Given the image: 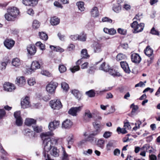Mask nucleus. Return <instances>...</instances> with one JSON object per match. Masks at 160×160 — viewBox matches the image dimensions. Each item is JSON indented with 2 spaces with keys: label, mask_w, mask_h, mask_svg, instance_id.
Listing matches in <instances>:
<instances>
[{
  "label": "nucleus",
  "mask_w": 160,
  "mask_h": 160,
  "mask_svg": "<svg viewBox=\"0 0 160 160\" xmlns=\"http://www.w3.org/2000/svg\"><path fill=\"white\" fill-rule=\"evenodd\" d=\"M51 132H43L41 134V137L43 141L44 146V151L48 152L52 148L53 142L56 143L57 140L53 138H51L50 137L53 135Z\"/></svg>",
  "instance_id": "f257e3e1"
},
{
  "label": "nucleus",
  "mask_w": 160,
  "mask_h": 160,
  "mask_svg": "<svg viewBox=\"0 0 160 160\" xmlns=\"http://www.w3.org/2000/svg\"><path fill=\"white\" fill-rule=\"evenodd\" d=\"M19 13V10L17 8L15 7L10 8L7 9V13L5 14V18L8 21H13Z\"/></svg>",
  "instance_id": "f03ea898"
},
{
  "label": "nucleus",
  "mask_w": 160,
  "mask_h": 160,
  "mask_svg": "<svg viewBox=\"0 0 160 160\" xmlns=\"http://www.w3.org/2000/svg\"><path fill=\"white\" fill-rule=\"evenodd\" d=\"M131 26L133 28L134 31L133 32L137 33L142 31L144 27V24L143 23L138 24V22L134 21L131 24Z\"/></svg>",
  "instance_id": "7ed1b4c3"
},
{
  "label": "nucleus",
  "mask_w": 160,
  "mask_h": 160,
  "mask_svg": "<svg viewBox=\"0 0 160 160\" xmlns=\"http://www.w3.org/2000/svg\"><path fill=\"white\" fill-rule=\"evenodd\" d=\"M58 85V84L57 82L52 81L46 87L47 92L50 94L54 93Z\"/></svg>",
  "instance_id": "20e7f679"
},
{
  "label": "nucleus",
  "mask_w": 160,
  "mask_h": 160,
  "mask_svg": "<svg viewBox=\"0 0 160 160\" xmlns=\"http://www.w3.org/2000/svg\"><path fill=\"white\" fill-rule=\"evenodd\" d=\"M50 104L51 108L55 109H59L62 107L61 103L59 99L51 101Z\"/></svg>",
  "instance_id": "39448f33"
},
{
  "label": "nucleus",
  "mask_w": 160,
  "mask_h": 160,
  "mask_svg": "<svg viewBox=\"0 0 160 160\" xmlns=\"http://www.w3.org/2000/svg\"><path fill=\"white\" fill-rule=\"evenodd\" d=\"M60 124L59 121L54 120L50 122L48 125V128L51 131H53L58 128Z\"/></svg>",
  "instance_id": "423d86ee"
},
{
  "label": "nucleus",
  "mask_w": 160,
  "mask_h": 160,
  "mask_svg": "<svg viewBox=\"0 0 160 160\" xmlns=\"http://www.w3.org/2000/svg\"><path fill=\"white\" fill-rule=\"evenodd\" d=\"M131 58L132 62L135 63H139L141 60V58L139 55L136 53L132 54Z\"/></svg>",
  "instance_id": "0eeeda50"
},
{
  "label": "nucleus",
  "mask_w": 160,
  "mask_h": 160,
  "mask_svg": "<svg viewBox=\"0 0 160 160\" xmlns=\"http://www.w3.org/2000/svg\"><path fill=\"white\" fill-rule=\"evenodd\" d=\"M4 44L8 49H10L14 46L15 42L11 39H7L4 41Z\"/></svg>",
  "instance_id": "6e6552de"
},
{
  "label": "nucleus",
  "mask_w": 160,
  "mask_h": 160,
  "mask_svg": "<svg viewBox=\"0 0 160 160\" xmlns=\"http://www.w3.org/2000/svg\"><path fill=\"white\" fill-rule=\"evenodd\" d=\"M81 108V107L72 108L68 111V113L73 116H76L77 113L80 111Z\"/></svg>",
  "instance_id": "1a4fd4ad"
},
{
  "label": "nucleus",
  "mask_w": 160,
  "mask_h": 160,
  "mask_svg": "<svg viewBox=\"0 0 160 160\" xmlns=\"http://www.w3.org/2000/svg\"><path fill=\"white\" fill-rule=\"evenodd\" d=\"M29 98L26 97L21 101V106L23 108H28L30 106Z\"/></svg>",
  "instance_id": "9d476101"
},
{
  "label": "nucleus",
  "mask_w": 160,
  "mask_h": 160,
  "mask_svg": "<svg viewBox=\"0 0 160 160\" xmlns=\"http://www.w3.org/2000/svg\"><path fill=\"white\" fill-rule=\"evenodd\" d=\"M3 88L5 90L9 92H12L15 89L14 85L9 82L4 83Z\"/></svg>",
  "instance_id": "9b49d317"
},
{
  "label": "nucleus",
  "mask_w": 160,
  "mask_h": 160,
  "mask_svg": "<svg viewBox=\"0 0 160 160\" xmlns=\"http://www.w3.org/2000/svg\"><path fill=\"white\" fill-rule=\"evenodd\" d=\"M43 64L41 60L40 61H33L31 66V69L34 70L39 68Z\"/></svg>",
  "instance_id": "f8f14e48"
},
{
  "label": "nucleus",
  "mask_w": 160,
  "mask_h": 160,
  "mask_svg": "<svg viewBox=\"0 0 160 160\" xmlns=\"http://www.w3.org/2000/svg\"><path fill=\"white\" fill-rule=\"evenodd\" d=\"M93 117V114H92L89 110H86L83 117V119L85 122L89 121L91 118Z\"/></svg>",
  "instance_id": "ddd939ff"
},
{
  "label": "nucleus",
  "mask_w": 160,
  "mask_h": 160,
  "mask_svg": "<svg viewBox=\"0 0 160 160\" xmlns=\"http://www.w3.org/2000/svg\"><path fill=\"white\" fill-rule=\"evenodd\" d=\"M93 125L94 128L96 129V130L93 132L95 133L97 132V134H98L101 131L100 128L101 125L100 122L99 121H95L93 123Z\"/></svg>",
  "instance_id": "4468645a"
},
{
  "label": "nucleus",
  "mask_w": 160,
  "mask_h": 160,
  "mask_svg": "<svg viewBox=\"0 0 160 160\" xmlns=\"http://www.w3.org/2000/svg\"><path fill=\"white\" fill-rule=\"evenodd\" d=\"M101 44L95 42L94 43L93 45V48L94 52L95 53H99L102 51Z\"/></svg>",
  "instance_id": "2eb2a0df"
},
{
  "label": "nucleus",
  "mask_w": 160,
  "mask_h": 160,
  "mask_svg": "<svg viewBox=\"0 0 160 160\" xmlns=\"http://www.w3.org/2000/svg\"><path fill=\"white\" fill-rule=\"evenodd\" d=\"M26 83V81L23 77L17 78L16 83L18 86L21 87L24 85Z\"/></svg>",
  "instance_id": "dca6fc26"
},
{
  "label": "nucleus",
  "mask_w": 160,
  "mask_h": 160,
  "mask_svg": "<svg viewBox=\"0 0 160 160\" xmlns=\"http://www.w3.org/2000/svg\"><path fill=\"white\" fill-rule=\"evenodd\" d=\"M27 51L30 55H34L36 52V48L34 45H30L27 48Z\"/></svg>",
  "instance_id": "f3484780"
},
{
  "label": "nucleus",
  "mask_w": 160,
  "mask_h": 160,
  "mask_svg": "<svg viewBox=\"0 0 160 160\" xmlns=\"http://www.w3.org/2000/svg\"><path fill=\"white\" fill-rule=\"evenodd\" d=\"M121 67L125 72L129 73L131 71L129 69L128 64L126 62H120Z\"/></svg>",
  "instance_id": "a211bd4d"
},
{
  "label": "nucleus",
  "mask_w": 160,
  "mask_h": 160,
  "mask_svg": "<svg viewBox=\"0 0 160 160\" xmlns=\"http://www.w3.org/2000/svg\"><path fill=\"white\" fill-rule=\"evenodd\" d=\"M110 67V66L108 64H106L105 62H104L100 65L99 69L105 72H107L109 70Z\"/></svg>",
  "instance_id": "6ab92c4d"
},
{
  "label": "nucleus",
  "mask_w": 160,
  "mask_h": 160,
  "mask_svg": "<svg viewBox=\"0 0 160 160\" xmlns=\"http://www.w3.org/2000/svg\"><path fill=\"white\" fill-rule=\"evenodd\" d=\"M72 125V122L69 119H66L62 124V127L65 128H69Z\"/></svg>",
  "instance_id": "aec40b11"
},
{
  "label": "nucleus",
  "mask_w": 160,
  "mask_h": 160,
  "mask_svg": "<svg viewBox=\"0 0 160 160\" xmlns=\"http://www.w3.org/2000/svg\"><path fill=\"white\" fill-rule=\"evenodd\" d=\"M97 133H95L93 132L92 133L90 134L86 139L87 142H89L91 143L93 142L94 141V137L97 135Z\"/></svg>",
  "instance_id": "412c9836"
},
{
  "label": "nucleus",
  "mask_w": 160,
  "mask_h": 160,
  "mask_svg": "<svg viewBox=\"0 0 160 160\" xmlns=\"http://www.w3.org/2000/svg\"><path fill=\"white\" fill-rule=\"evenodd\" d=\"M12 63L13 66L18 67L21 64V62L18 58H16L12 60Z\"/></svg>",
  "instance_id": "4be33fe9"
},
{
  "label": "nucleus",
  "mask_w": 160,
  "mask_h": 160,
  "mask_svg": "<svg viewBox=\"0 0 160 160\" xmlns=\"http://www.w3.org/2000/svg\"><path fill=\"white\" fill-rule=\"evenodd\" d=\"M91 16L94 17H96L99 15V11L98 8L95 7L92 8L91 11Z\"/></svg>",
  "instance_id": "5701e85b"
},
{
  "label": "nucleus",
  "mask_w": 160,
  "mask_h": 160,
  "mask_svg": "<svg viewBox=\"0 0 160 160\" xmlns=\"http://www.w3.org/2000/svg\"><path fill=\"white\" fill-rule=\"evenodd\" d=\"M97 146L101 149H103L105 144L104 140L102 138L99 139L96 142Z\"/></svg>",
  "instance_id": "b1692460"
},
{
  "label": "nucleus",
  "mask_w": 160,
  "mask_h": 160,
  "mask_svg": "<svg viewBox=\"0 0 160 160\" xmlns=\"http://www.w3.org/2000/svg\"><path fill=\"white\" fill-rule=\"evenodd\" d=\"M59 150L54 147H52V148L50 151L51 155L54 157H58L59 156Z\"/></svg>",
  "instance_id": "393cba45"
},
{
  "label": "nucleus",
  "mask_w": 160,
  "mask_h": 160,
  "mask_svg": "<svg viewBox=\"0 0 160 160\" xmlns=\"http://www.w3.org/2000/svg\"><path fill=\"white\" fill-rule=\"evenodd\" d=\"M144 52L147 56L150 57L152 55L153 51L150 48L149 46H148L144 50Z\"/></svg>",
  "instance_id": "a878e982"
},
{
  "label": "nucleus",
  "mask_w": 160,
  "mask_h": 160,
  "mask_svg": "<svg viewBox=\"0 0 160 160\" xmlns=\"http://www.w3.org/2000/svg\"><path fill=\"white\" fill-rule=\"evenodd\" d=\"M36 120L32 118H27L25 122V124L28 126H30L32 124H35Z\"/></svg>",
  "instance_id": "bb28decb"
},
{
  "label": "nucleus",
  "mask_w": 160,
  "mask_h": 160,
  "mask_svg": "<svg viewBox=\"0 0 160 160\" xmlns=\"http://www.w3.org/2000/svg\"><path fill=\"white\" fill-rule=\"evenodd\" d=\"M81 57L82 59L83 58L87 59L89 57V55L88 54L87 50L86 49H83L81 51Z\"/></svg>",
  "instance_id": "cd10ccee"
},
{
  "label": "nucleus",
  "mask_w": 160,
  "mask_h": 160,
  "mask_svg": "<svg viewBox=\"0 0 160 160\" xmlns=\"http://www.w3.org/2000/svg\"><path fill=\"white\" fill-rule=\"evenodd\" d=\"M108 72H109L110 74L113 77L120 76V73L119 72H117L112 68H111L110 67V69H109V70Z\"/></svg>",
  "instance_id": "c85d7f7f"
},
{
  "label": "nucleus",
  "mask_w": 160,
  "mask_h": 160,
  "mask_svg": "<svg viewBox=\"0 0 160 160\" xmlns=\"http://www.w3.org/2000/svg\"><path fill=\"white\" fill-rule=\"evenodd\" d=\"M24 132L25 135L30 137H34L35 134L33 131L28 128L25 129Z\"/></svg>",
  "instance_id": "c756f323"
},
{
  "label": "nucleus",
  "mask_w": 160,
  "mask_h": 160,
  "mask_svg": "<svg viewBox=\"0 0 160 160\" xmlns=\"http://www.w3.org/2000/svg\"><path fill=\"white\" fill-rule=\"evenodd\" d=\"M50 22L52 25H56L59 23V19L56 17H54L51 19Z\"/></svg>",
  "instance_id": "7c9ffc66"
},
{
  "label": "nucleus",
  "mask_w": 160,
  "mask_h": 160,
  "mask_svg": "<svg viewBox=\"0 0 160 160\" xmlns=\"http://www.w3.org/2000/svg\"><path fill=\"white\" fill-rule=\"evenodd\" d=\"M72 93L78 100L80 99L81 97V95L79 91L77 90H73L72 91Z\"/></svg>",
  "instance_id": "2f4dec72"
},
{
  "label": "nucleus",
  "mask_w": 160,
  "mask_h": 160,
  "mask_svg": "<svg viewBox=\"0 0 160 160\" xmlns=\"http://www.w3.org/2000/svg\"><path fill=\"white\" fill-rule=\"evenodd\" d=\"M76 5L80 11L82 12L84 11L85 8L84 7V3L83 2H78L77 3Z\"/></svg>",
  "instance_id": "473e14b6"
},
{
  "label": "nucleus",
  "mask_w": 160,
  "mask_h": 160,
  "mask_svg": "<svg viewBox=\"0 0 160 160\" xmlns=\"http://www.w3.org/2000/svg\"><path fill=\"white\" fill-rule=\"evenodd\" d=\"M68 144L72 145L74 141V136L72 134H70L67 139Z\"/></svg>",
  "instance_id": "72a5a7b5"
},
{
  "label": "nucleus",
  "mask_w": 160,
  "mask_h": 160,
  "mask_svg": "<svg viewBox=\"0 0 160 160\" xmlns=\"http://www.w3.org/2000/svg\"><path fill=\"white\" fill-rule=\"evenodd\" d=\"M131 108H132L131 111L132 115H134L136 113L138 109V107L137 105H135L134 103L132 104L131 105Z\"/></svg>",
  "instance_id": "f704fd0d"
},
{
  "label": "nucleus",
  "mask_w": 160,
  "mask_h": 160,
  "mask_svg": "<svg viewBox=\"0 0 160 160\" xmlns=\"http://www.w3.org/2000/svg\"><path fill=\"white\" fill-rule=\"evenodd\" d=\"M39 35L40 38L44 41H46L48 39L47 34L44 32H39Z\"/></svg>",
  "instance_id": "c9c22d12"
},
{
  "label": "nucleus",
  "mask_w": 160,
  "mask_h": 160,
  "mask_svg": "<svg viewBox=\"0 0 160 160\" xmlns=\"http://www.w3.org/2000/svg\"><path fill=\"white\" fill-rule=\"evenodd\" d=\"M114 147V143L112 141H109L106 145V149L107 151H110Z\"/></svg>",
  "instance_id": "e433bc0d"
},
{
  "label": "nucleus",
  "mask_w": 160,
  "mask_h": 160,
  "mask_svg": "<svg viewBox=\"0 0 160 160\" xmlns=\"http://www.w3.org/2000/svg\"><path fill=\"white\" fill-rule=\"evenodd\" d=\"M127 58V56L125 54L122 53L118 54L117 56V61H120L125 60Z\"/></svg>",
  "instance_id": "4c0bfd02"
},
{
  "label": "nucleus",
  "mask_w": 160,
  "mask_h": 160,
  "mask_svg": "<svg viewBox=\"0 0 160 160\" xmlns=\"http://www.w3.org/2000/svg\"><path fill=\"white\" fill-rule=\"evenodd\" d=\"M62 160H69V155L66 153L65 149L62 148Z\"/></svg>",
  "instance_id": "58836bf2"
},
{
  "label": "nucleus",
  "mask_w": 160,
  "mask_h": 160,
  "mask_svg": "<svg viewBox=\"0 0 160 160\" xmlns=\"http://www.w3.org/2000/svg\"><path fill=\"white\" fill-rule=\"evenodd\" d=\"M62 88L65 91H67L69 89L68 85L65 82H62L61 83Z\"/></svg>",
  "instance_id": "ea45409f"
},
{
  "label": "nucleus",
  "mask_w": 160,
  "mask_h": 160,
  "mask_svg": "<svg viewBox=\"0 0 160 160\" xmlns=\"http://www.w3.org/2000/svg\"><path fill=\"white\" fill-rule=\"evenodd\" d=\"M87 38L86 34L83 33L79 35L78 40L82 41H85Z\"/></svg>",
  "instance_id": "a19ab883"
},
{
  "label": "nucleus",
  "mask_w": 160,
  "mask_h": 160,
  "mask_svg": "<svg viewBox=\"0 0 160 160\" xmlns=\"http://www.w3.org/2000/svg\"><path fill=\"white\" fill-rule=\"evenodd\" d=\"M86 94L89 97H93L95 96V93L93 90H91L86 92Z\"/></svg>",
  "instance_id": "79ce46f5"
},
{
  "label": "nucleus",
  "mask_w": 160,
  "mask_h": 160,
  "mask_svg": "<svg viewBox=\"0 0 160 160\" xmlns=\"http://www.w3.org/2000/svg\"><path fill=\"white\" fill-rule=\"evenodd\" d=\"M33 130L37 133H39L42 131V128L40 127L37 125H33L32 126Z\"/></svg>",
  "instance_id": "37998d69"
},
{
  "label": "nucleus",
  "mask_w": 160,
  "mask_h": 160,
  "mask_svg": "<svg viewBox=\"0 0 160 160\" xmlns=\"http://www.w3.org/2000/svg\"><path fill=\"white\" fill-rule=\"evenodd\" d=\"M40 26L39 22L36 20H34L33 22L32 27L33 28L36 29L38 28Z\"/></svg>",
  "instance_id": "c03bdc74"
},
{
  "label": "nucleus",
  "mask_w": 160,
  "mask_h": 160,
  "mask_svg": "<svg viewBox=\"0 0 160 160\" xmlns=\"http://www.w3.org/2000/svg\"><path fill=\"white\" fill-rule=\"evenodd\" d=\"M112 133L110 131H106L103 134V137L105 138H110L112 135Z\"/></svg>",
  "instance_id": "a18cd8bd"
},
{
  "label": "nucleus",
  "mask_w": 160,
  "mask_h": 160,
  "mask_svg": "<svg viewBox=\"0 0 160 160\" xmlns=\"http://www.w3.org/2000/svg\"><path fill=\"white\" fill-rule=\"evenodd\" d=\"M58 69L60 72L62 73L65 72L67 70L66 68L63 65H59Z\"/></svg>",
  "instance_id": "49530a36"
},
{
  "label": "nucleus",
  "mask_w": 160,
  "mask_h": 160,
  "mask_svg": "<svg viewBox=\"0 0 160 160\" xmlns=\"http://www.w3.org/2000/svg\"><path fill=\"white\" fill-rule=\"evenodd\" d=\"M147 145H145L143 146L141 148V149L143 150L144 151L141 152L140 153V155L143 157L145 156L146 155V151L145 150L147 151Z\"/></svg>",
  "instance_id": "de8ad7c7"
},
{
  "label": "nucleus",
  "mask_w": 160,
  "mask_h": 160,
  "mask_svg": "<svg viewBox=\"0 0 160 160\" xmlns=\"http://www.w3.org/2000/svg\"><path fill=\"white\" fill-rule=\"evenodd\" d=\"M112 10L114 12L117 13H118L121 10V7L119 5H114L112 8Z\"/></svg>",
  "instance_id": "09e8293b"
},
{
  "label": "nucleus",
  "mask_w": 160,
  "mask_h": 160,
  "mask_svg": "<svg viewBox=\"0 0 160 160\" xmlns=\"http://www.w3.org/2000/svg\"><path fill=\"white\" fill-rule=\"evenodd\" d=\"M80 68V67L79 66L76 65L72 68H70V69L72 72L74 73L75 72L78 71Z\"/></svg>",
  "instance_id": "8fccbe9b"
},
{
  "label": "nucleus",
  "mask_w": 160,
  "mask_h": 160,
  "mask_svg": "<svg viewBox=\"0 0 160 160\" xmlns=\"http://www.w3.org/2000/svg\"><path fill=\"white\" fill-rule=\"evenodd\" d=\"M28 82L30 86H33L35 83L36 82L34 78H31L28 80Z\"/></svg>",
  "instance_id": "3c124183"
},
{
  "label": "nucleus",
  "mask_w": 160,
  "mask_h": 160,
  "mask_svg": "<svg viewBox=\"0 0 160 160\" xmlns=\"http://www.w3.org/2000/svg\"><path fill=\"white\" fill-rule=\"evenodd\" d=\"M36 45L37 46L39 47L41 49L43 50L45 49V45L41 43L40 42H38L36 43Z\"/></svg>",
  "instance_id": "603ef678"
},
{
  "label": "nucleus",
  "mask_w": 160,
  "mask_h": 160,
  "mask_svg": "<svg viewBox=\"0 0 160 160\" xmlns=\"http://www.w3.org/2000/svg\"><path fill=\"white\" fill-rule=\"evenodd\" d=\"M92 153V150L91 149H88L87 151H84L83 154L84 155H91Z\"/></svg>",
  "instance_id": "864d4df0"
},
{
  "label": "nucleus",
  "mask_w": 160,
  "mask_h": 160,
  "mask_svg": "<svg viewBox=\"0 0 160 160\" xmlns=\"http://www.w3.org/2000/svg\"><path fill=\"white\" fill-rule=\"evenodd\" d=\"M22 118H17L16 119V124L18 126L22 125Z\"/></svg>",
  "instance_id": "5fc2aeb1"
},
{
  "label": "nucleus",
  "mask_w": 160,
  "mask_h": 160,
  "mask_svg": "<svg viewBox=\"0 0 160 160\" xmlns=\"http://www.w3.org/2000/svg\"><path fill=\"white\" fill-rule=\"evenodd\" d=\"M118 32L121 34L125 35L126 34L127 31L125 29L119 28L118 29Z\"/></svg>",
  "instance_id": "6e6d98bb"
},
{
  "label": "nucleus",
  "mask_w": 160,
  "mask_h": 160,
  "mask_svg": "<svg viewBox=\"0 0 160 160\" xmlns=\"http://www.w3.org/2000/svg\"><path fill=\"white\" fill-rule=\"evenodd\" d=\"M150 33L153 35H159V34L158 31H156L154 28H153L151 30Z\"/></svg>",
  "instance_id": "4d7b16f0"
},
{
  "label": "nucleus",
  "mask_w": 160,
  "mask_h": 160,
  "mask_svg": "<svg viewBox=\"0 0 160 160\" xmlns=\"http://www.w3.org/2000/svg\"><path fill=\"white\" fill-rule=\"evenodd\" d=\"M102 21L103 22H107L110 23H112V19L107 17L103 18L102 19Z\"/></svg>",
  "instance_id": "13d9d810"
},
{
  "label": "nucleus",
  "mask_w": 160,
  "mask_h": 160,
  "mask_svg": "<svg viewBox=\"0 0 160 160\" xmlns=\"http://www.w3.org/2000/svg\"><path fill=\"white\" fill-rule=\"evenodd\" d=\"M7 63L5 62H2L1 63V65L0 67V68L1 70H3L5 69Z\"/></svg>",
  "instance_id": "bf43d9fd"
},
{
  "label": "nucleus",
  "mask_w": 160,
  "mask_h": 160,
  "mask_svg": "<svg viewBox=\"0 0 160 160\" xmlns=\"http://www.w3.org/2000/svg\"><path fill=\"white\" fill-rule=\"evenodd\" d=\"M70 38L73 41H75L77 40H78L79 35H72L70 36Z\"/></svg>",
  "instance_id": "052dcab7"
},
{
  "label": "nucleus",
  "mask_w": 160,
  "mask_h": 160,
  "mask_svg": "<svg viewBox=\"0 0 160 160\" xmlns=\"http://www.w3.org/2000/svg\"><path fill=\"white\" fill-rule=\"evenodd\" d=\"M23 4L26 6H30L31 0H22Z\"/></svg>",
  "instance_id": "680f3d73"
},
{
  "label": "nucleus",
  "mask_w": 160,
  "mask_h": 160,
  "mask_svg": "<svg viewBox=\"0 0 160 160\" xmlns=\"http://www.w3.org/2000/svg\"><path fill=\"white\" fill-rule=\"evenodd\" d=\"M6 112L4 109H0V119H1L5 115Z\"/></svg>",
  "instance_id": "e2e57ef3"
},
{
  "label": "nucleus",
  "mask_w": 160,
  "mask_h": 160,
  "mask_svg": "<svg viewBox=\"0 0 160 160\" xmlns=\"http://www.w3.org/2000/svg\"><path fill=\"white\" fill-rule=\"evenodd\" d=\"M14 115L16 119L21 118L20 116V111H17L15 112Z\"/></svg>",
  "instance_id": "0e129e2a"
},
{
  "label": "nucleus",
  "mask_w": 160,
  "mask_h": 160,
  "mask_svg": "<svg viewBox=\"0 0 160 160\" xmlns=\"http://www.w3.org/2000/svg\"><path fill=\"white\" fill-rule=\"evenodd\" d=\"M114 154L115 156H118L120 153V151L118 148L115 149L114 151Z\"/></svg>",
  "instance_id": "69168bd1"
},
{
  "label": "nucleus",
  "mask_w": 160,
  "mask_h": 160,
  "mask_svg": "<svg viewBox=\"0 0 160 160\" xmlns=\"http://www.w3.org/2000/svg\"><path fill=\"white\" fill-rule=\"evenodd\" d=\"M124 127L127 129H130L131 128V126L128 122H126L124 123Z\"/></svg>",
  "instance_id": "338daca9"
},
{
  "label": "nucleus",
  "mask_w": 160,
  "mask_h": 160,
  "mask_svg": "<svg viewBox=\"0 0 160 160\" xmlns=\"http://www.w3.org/2000/svg\"><path fill=\"white\" fill-rule=\"evenodd\" d=\"M88 65V62H85L81 66V68L82 69L86 68H87Z\"/></svg>",
  "instance_id": "774afa93"
}]
</instances>
